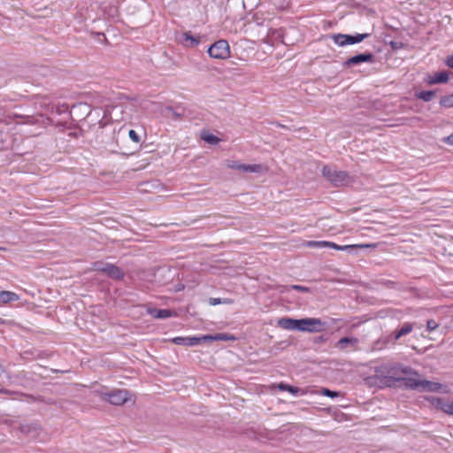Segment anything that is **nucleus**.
Here are the masks:
<instances>
[{
    "instance_id": "1",
    "label": "nucleus",
    "mask_w": 453,
    "mask_h": 453,
    "mask_svg": "<svg viewBox=\"0 0 453 453\" xmlns=\"http://www.w3.org/2000/svg\"><path fill=\"white\" fill-rule=\"evenodd\" d=\"M325 322L317 318H303V319H292L281 318L278 321V326L283 329L318 333L324 330Z\"/></svg>"
},
{
    "instance_id": "2",
    "label": "nucleus",
    "mask_w": 453,
    "mask_h": 453,
    "mask_svg": "<svg viewBox=\"0 0 453 453\" xmlns=\"http://www.w3.org/2000/svg\"><path fill=\"white\" fill-rule=\"evenodd\" d=\"M376 375H392L401 377V375H418V372L410 366L403 365L399 363H383L375 367Z\"/></svg>"
},
{
    "instance_id": "3",
    "label": "nucleus",
    "mask_w": 453,
    "mask_h": 453,
    "mask_svg": "<svg viewBox=\"0 0 453 453\" xmlns=\"http://www.w3.org/2000/svg\"><path fill=\"white\" fill-rule=\"evenodd\" d=\"M322 175L334 187L347 186L352 181V178L349 173L345 171H338L328 165H325L323 167Z\"/></svg>"
},
{
    "instance_id": "4",
    "label": "nucleus",
    "mask_w": 453,
    "mask_h": 453,
    "mask_svg": "<svg viewBox=\"0 0 453 453\" xmlns=\"http://www.w3.org/2000/svg\"><path fill=\"white\" fill-rule=\"evenodd\" d=\"M370 34H356V35H345V34H334L331 35L332 40L338 46H346L356 44L363 42L365 39L370 37Z\"/></svg>"
},
{
    "instance_id": "5",
    "label": "nucleus",
    "mask_w": 453,
    "mask_h": 453,
    "mask_svg": "<svg viewBox=\"0 0 453 453\" xmlns=\"http://www.w3.org/2000/svg\"><path fill=\"white\" fill-rule=\"evenodd\" d=\"M93 268L96 271L105 273L108 277L113 280H120L125 276L122 269L113 264L96 261L93 264Z\"/></svg>"
},
{
    "instance_id": "6",
    "label": "nucleus",
    "mask_w": 453,
    "mask_h": 453,
    "mask_svg": "<svg viewBox=\"0 0 453 453\" xmlns=\"http://www.w3.org/2000/svg\"><path fill=\"white\" fill-rule=\"evenodd\" d=\"M207 51L211 58L216 59H226L230 57L229 44L226 40L215 42L209 47Z\"/></svg>"
},
{
    "instance_id": "7",
    "label": "nucleus",
    "mask_w": 453,
    "mask_h": 453,
    "mask_svg": "<svg viewBox=\"0 0 453 453\" xmlns=\"http://www.w3.org/2000/svg\"><path fill=\"white\" fill-rule=\"evenodd\" d=\"M104 399L113 405H122L129 399V392L126 389H115L104 395Z\"/></svg>"
},
{
    "instance_id": "8",
    "label": "nucleus",
    "mask_w": 453,
    "mask_h": 453,
    "mask_svg": "<svg viewBox=\"0 0 453 453\" xmlns=\"http://www.w3.org/2000/svg\"><path fill=\"white\" fill-rule=\"evenodd\" d=\"M374 63L375 62V55L372 52L365 51L364 53L357 54L353 57H350L346 61L343 62L342 65L345 68H350L352 66L358 65L362 63Z\"/></svg>"
},
{
    "instance_id": "9",
    "label": "nucleus",
    "mask_w": 453,
    "mask_h": 453,
    "mask_svg": "<svg viewBox=\"0 0 453 453\" xmlns=\"http://www.w3.org/2000/svg\"><path fill=\"white\" fill-rule=\"evenodd\" d=\"M414 327L413 323L405 322L403 323L400 328L393 331L389 335L386 336L384 339V342L395 344L398 340L402 337L409 334L412 332Z\"/></svg>"
},
{
    "instance_id": "10",
    "label": "nucleus",
    "mask_w": 453,
    "mask_h": 453,
    "mask_svg": "<svg viewBox=\"0 0 453 453\" xmlns=\"http://www.w3.org/2000/svg\"><path fill=\"white\" fill-rule=\"evenodd\" d=\"M226 167L245 173H260L263 169L261 165H246L242 164L239 161H227L226 164Z\"/></svg>"
},
{
    "instance_id": "11",
    "label": "nucleus",
    "mask_w": 453,
    "mask_h": 453,
    "mask_svg": "<svg viewBox=\"0 0 453 453\" xmlns=\"http://www.w3.org/2000/svg\"><path fill=\"white\" fill-rule=\"evenodd\" d=\"M375 244H351V245H338L334 242H327V248H332L336 250H342V251H348L349 253H352L356 251L358 249H368V248H374Z\"/></svg>"
},
{
    "instance_id": "12",
    "label": "nucleus",
    "mask_w": 453,
    "mask_h": 453,
    "mask_svg": "<svg viewBox=\"0 0 453 453\" xmlns=\"http://www.w3.org/2000/svg\"><path fill=\"white\" fill-rule=\"evenodd\" d=\"M448 81H449L448 72L441 71V72L434 73L433 75H429L426 81L428 85H434V84L446 83Z\"/></svg>"
},
{
    "instance_id": "13",
    "label": "nucleus",
    "mask_w": 453,
    "mask_h": 453,
    "mask_svg": "<svg viewBox=\"0 0 453 453\" xmlns=\"http://www.w3.org/2000/svg\"><path fill=\"white\" fill-rule=\"evenodd\" d=\"M202 342H205L203 337H175L173 339V342L182 346H196Z\"/></svg>"
},
{
    "instance_id": "14",
    "label": "nucleus",
    "mask_w": 453,
    "mask_h": 453,
    "mask_svg": "<svg viewBox=\"0 0 453 453\" xmlns=\"http://www.w3.org/2000/svg\"><path fill=\"white\" fill-rule=\"evenodd\" d=\"M441 388L442 385L439 382L423 380L420 392H439Z\"/></svg>"
},
{
    "instance_id": "15",
    "label": "nucleus",
    "mask_w": 453,
    "mask_h": 453,
    "mask_svg": "<svg viewBox=\"0 0 453 453\" xmlns=\"http://www.w3.org/2000/svg\"><path fill=\"white\" fill-rule=\"evenodd\" d=\"M406 388L420 391L423 380H418L414 378L401 377Z\"/></svg>"
},
{
    "instance_id": "16",
    "label": "nucleus",
    "mask_w": 453,
    "mask_h": 453,
    "mask_svg": "<svg viewBox=\"0 0 453 453\" xmlns=\"http://www.w3.org/2000/svg\"><path fill=\"white\" fill-rule=\"evenodd\" d=\"M357 342L358 340L355 337H342L337 342L336 347L341 349H344L348 346H351L352 348L355 349Z\"/></svg>"
},
{
    "instance_id": "17",
    "label": "nucleus",
    "mask_w": 453,
    "mask_h": 453,
    "mask_svg": "<svg viewBox=\"0 0 453 453\" xmlns=\"http://www.w3.org/2000/svg\"><path fill=\"white\" fill-rule=\"evenodd\" d=\"M149 312L155 319H164L170 318L172 316V311L167 309L154 308V309H150L149 311Z\"/></svg>"
},
{
    "instance_id": "18",
    "label": "nucleus",
    "mask_w": 453,
    "mask_h": 453,
    "mask_svg": "<svg viewBox=\"0 0 453 453\" xmlns=\"http://www.w3.org/2000/svg\"><path fill=\"white\" fill-rule=\"evenodd\" d=\"M19 300V296L12 291L3 290L0 291V302L3 303H8Z\"/></svg>"
},
{
    "instance_id": "19",
    "label": "nucleus",
    "mask_w": 453,
    "mask_h": 453,
    "mask_svg": "<svg viewBox=\"0 0 453 453\" xmlns=\"http://www.w3.org/2000/svg\"><path fill=\"white\" fill-rule=\"evenodd\" d=\"M183 43L186 46L195 47L200 43L199 37H194L190 33L183 34Z\"/></svg>"
},
{
    "instance_id": "20",
    "label": "nucleus",
    "mask_w": 453,
    "mask_h": 453,
    "mask_svg": "<svg viewBox=\"0 0 453 453\" xmlns=\"http://www.w3.org/2000/svg\"><path fill=\"white\" fill-rule=\"evenodd\" d=\"M203 339L206 341H227L234 340V337L233 335H229L227 334H216L214 335H204Z\"/></svg>"
},
{
    "instance_id": "21",
    "label": "nucleus",
    "mask_w": 453,
    "mask_h": 453,
    "mask_svg": "<svg viewBox=\"0 0 453 453\" xmlns=\"http://www.w3.org/2000/svg\"><path fill=\"white\" fill-rule=\"evenodd\" d=\"M436 93V90H424L420 91L415 94L416 97L424 101V102H430L434 95Z\"/></svg>"
},
{
    "instance_id": "22",
    "label": "nucleus",
    "mask_w": 453,
    "mask_h": 453,
    "mask_svg": "<svg viewBox=\"0 0 453 453\" xmlns=\"http://www.w3.org/2000/svg\"><path fill=\"white\" fill-rule=\"evenodd\" d=\"M382 378V382L388 387H395V383L401 381V377H394L392 375H378Z\"/></svg>"
},
{
    "instance_id": "23",
    "label": "nucleus",
    "mask_w": 453,
    "mask_h": 453,
    "mask_svg": "<svg viewBox=\"0 0 453 453\" xmlns=\"http://www.w3.org/2000/svg\"><path fill=\"white\" fill-rule=\"evenodd\" d=\"M440 105L444 108L453 107V94L441 96L440 99Z\"/></svg>"
},
{
    "instance_id": "24",
    "label": "nucleus",
    "mask_w": 453,
    "mask_h": 453,
    "mask_svg": "<svg viewBox=\"0 0 453 453\" xmlns=\"http://www.w3.org/2000/svg\"><path fill=\"white\" fill-rule=\"evenodd\" d=\"M279 389L281 390V391H288L290 392L291 394L293 395H296L298 393V391L300 390L298 388L296 387H293L291 385H288V384H285V383H280L279 386H278Z\"/></svg>"
},
{
    "instance_id": "25",
    "label": "nucleus",
    "mask_w": 453,
    "mask_h": 453,
    "mask_svg": "<svg viewBox=\"0 0 453 453\" xmlns=\"http://www.w3.org/2000/svg\"><path fill=\"white\" fill-rule=\"evenodd\" d=\"M432 403L445 412L446 409L444 408V405L449 404V402H445L443 399L440 397H433Z\"/></svg>"
},
{
    "instance_id": "26",
    "label": "nucleus",
    "mask_w": 453,
    "mask_h": 453,
    "mask_svg": "<svg viewBox=\"0 0 453 453\" xmlns=\"http://www.w3.org/2000/svg\"><path fill=\"white\" fill-rule=\"evenodd\" d=\"M21 431L25 434L34 433L32 435L34 437L37 434V426L36 425H23L21 426Z\"/></svg>"
},
{
    "instance_id": "27",
    "label": "nucleus",
    "mask_w": 453,
    "mask_h": 453,
    "mask_svg": "<svg viewBox=\"0 0 453 453\" xmlns=\"http://www.w3.org/2000/svg\"><path fill=\"white\" fill-rule=\"evenodd\" d=\"M326 241H310L307 243V246L310 248H327Z\"/></svg>"
},
{
    "instance_id": "28",
    "label": "nucleus",
    "mask_w": 453,
    "mask_h": 453,
    "mask_svg": "<svg viewBox=\"0 0 453 453\" xmlns=\"http://www.w3.org/2000/svg\"><path fill=\"white\" fill-rule=\"evenodd\" d=\"M203 140L213 145L217 144L219 142V139L212 134H207L205 135H203Z\"/></svg>"
},
{
    "instance_id": "29",
    "label": "nucleus",
    "mask_w": 453,
    "mask_h": 453,
    "mask_svg": "<svg viewBox=\"0 0 453 453\" xmlns=\"http://www.w3.org/2000/svg\"><path fill=\"white\" fill-rule=\"evenodd\" d=\"M438 327V324L434 319H429L426 322V329L428 332H432Z\"/></svg>"
},
{
    "instance_id": "30",
    "label": "nucleus",
    "mask_w": 453,
    "mask_h": 453,
    "mask_svg": "<svg viewBox=\"0 0 453 453\" xmlns=\"http://www.w3.org/2000/svg\"><path fill=\"white\" fill-rule=\"evenodd\" d=\"M128 136L130 137V139H131L133 142H136V143H138V142H140V136H139V135H138V134H137L134 130H133V129H131V130H129V131H128Z\"/></svg>"
},
{
    "instance_id": "31",
    "label": "nucleus",
    "mask_w": 453,
    "mask_h": 453,
    "mask_svg": "<svg viewBox=\"0 0 453 453\" xmlns=\"http://www.w3.org/2000/svg\"><path fill=\"white\" fill-rule=\"evenodd\" d=\"M323 395L334 398L339 395V392L333 391L328 388H323Z\"/></svg>"
},
{
    "instance_id": "32",
    "label": "nucleus",
    "mask_w": 453,
    "mask_h": 453,
    "mask_svg": "<svg viewBox=\"0 0 453 453\" xmlns=\"http://www.w3.org/2000/svg\"><path fill=\"white\" fill-rule=\"evenodd\" d=\"M291 289L300 291V292H310V288L302 285H291L289 287Z\"/></svg>"
},
{
    "instance_id": "33",
    "label": "nucleus",
    "mask_w": 453,
    "mask_h": 453,
    "mask_svg": "<svg viewBox=\"0 0 453 453\" xmlns=\"http://www.w3.org/2000/svg\"><path fill=\"white\" fill-rule=\"evenodd\" d=\"M227 301L224 300L222 301L220 298H210L209 299V303L211 305H217V304H219V303H226Z\"/></svg>"
},
{
    "instance_id": "34",
    "label": "nucleus",
    "mask_w": 453,
    "mask_h": 453,
    "mask_svg": "<svg viewBox=\"0 0 453 453\" xmlns=\"http://www.w3.org/2000/svg\"><path fill=\"white\" fill-rule=\"evenodd\" d=\"M444 406H445L444 408L446 409L445 413L453 415V401L449 402V404H446Z\"/></svg>"
},
{
    "instance_id": "35",
    "label": "nucleus",
    "mask_w": 453,
    "mask_h": 453,
    "mask_svg": "<svg viewBox=\"0 0 453 453\" xmlns=\"http://www.w3.org/2000/svg\"><path fill=\"white\" fill-rule=\"evenodd\" d=\"M390 46L393 50H397V49H400L402 48L403 46V43L402 42H390Z\"/></svg>"
},
{
    "instance_id": "36",
    "label": "nucleus",
    "mask_w": 453,
    "mask_h": 453,
    "mask_svg": "<svg viewBox=\"0 0 453 453\" xmlns=\"http://www.w3.org/2000/svg\"><path fill=\"white\" fill-rule=\"evenodd\" d=\"M446 65L453 69V55L449 56L445 60Z\"/></svg>"
},
{
    "instance_id": "37",
    "label": "nucleus",
    "mask_w": 453,
    "mask_h": 453,
    "mask_svg": "<svg viewBox=\"0 0 453 453\" xmlns=\"http://www.w3.org/2000/svg\"><path fill=\"white\" fill-rule=\"evenodd\" d=\"M326 338L323 335H319V336H316L314 338V342L315 343H320V342H326Z\"/></svg>"
},
{
    "instance_id": "38",
    "label": "nucleus",
    "mask_w": 453,
    "mask_h": 453,
    "mask_svg": "<svg viewBox=\"0 0 453 453\" xmlns=\"http://www.w3.org/2000/svg\"><path fill=\"white\" fill-rule=\"evenodd\" d=\"M444 142L449 145H453V134L444 138Z\"/></svg>"
},
{
    "instance_id": "39",
    "label": "nucleus",
    "mask_w": 453,
    "mask_h": 453,
    "mask_svg": "<svg viewBox=\"0 0 453 453\" xmlns=\"http://www.w3.org/2000/svg\"><path fill=\"white\" fill-rule=\"evenodd\" d=\"M277 34H278V37H280V38H281V42H282V43H287V42H285V40H284V36H283V33H282V31H281V30H280V31H278V32H277Z\"/></svg>"
},
{
    "instance_id": "40",
    "label": "nucleus",
    "mask_w": 453,
    "mask_h": 453,
    "mask_svg": "<svg viewBox=\"0 0 453 453\" xmlns=\"http://www.w3.org/2000/svg\"><path fill=\"white\" fill-rule=\"evenodd\" d=\"M277 126L280 127H282V128H286V127L284 125H281L280 123H277Z\"/></svg>"
},
{
    "instance_id": "41",
    "label": "nucleus",
    "mask_w": 453,
    "mask_h": 453,
    "mask_svg": "<svg viewBox=\"0 0 453 453\" xmlns=\"http://www.w3.org/2000/svg\"><path fill=\"white\" fill-rule=\"evenodd\" d=\"M4 323V320L2 318H0V325Z\"/></svg>"
},
{
    "instance_id": "42",
    "label": "nucleus",
    "mask_w": 453,
    "mask_h": 453,
    "mask_svg": "<svg viewBox=\"0 0 453 453\" xmlns=\"http://www.w3.org/2000/svg\"><path fill=\"white\" fill-rule=\"evenodd\" d=\"M93 111H94V112H96V113H99V112H98V109H95Z\"/></svg>"
},
{
    "instance_id": "43",
    "label": "nucleus",
    "mask_w": 453,
    "mask_h": 453,
    "mask_svg": "<svg viewBox=\"0 0 453 453\" xmlns=\"http://www.w3.org/2000/svg\"><path fill=\"white\" fill-rule=\"evenodd\" d=\"M99 124H100L101 126H104V124H103V123H102V120H100V121H99Z\"/></svg>"
}]
</instances>
